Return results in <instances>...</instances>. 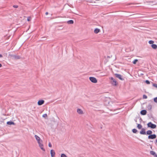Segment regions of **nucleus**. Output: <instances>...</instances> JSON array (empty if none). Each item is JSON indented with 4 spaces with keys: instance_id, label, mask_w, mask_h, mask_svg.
Returning a JSON list of instances; mask_svg holds the SVG:
<instances>
[{
    "instance_id": "obj_1",
    "label": "nucleus",
    "mask_w": 157,
    "mask_h": 157,
    "mask_svg": "<svg viewBox=\"0 0 157 157\" xmlns=\"http://www.w3.org/2000/svg\"><path fill=\"white\" fill-rule=\"evenodd\" d=\"M148 127H150L151 128L154 129L156 128V125L152 124L151 122H149L147 124Z\"/></svg>"
},
{
    "instance_id": "obj_2",
    "label": "nucleus",
    "mask_w": 157,
    "mask_h": 157,
    "mask_svg": "<svg viewBox=\"0 0 157 157\" xmlns=\"http://www.w3.org/2000/svg\"><path fill=\"white\" fill-rule=\"evenodd\" d=\"M109 79L111 80V83L113 86H116L117 85L116 81L112 77H110Z\"/></svg>"
},
{
    "instance_id": "obj_3",
    "label": "nucleus",
    "mask_w": 157,
    "mask_h": 157,
    "mask_svg": "<svg viewBox=\"0 0 157 157\" xmlns=\"http://www.w3.org/2000/svg\"><path fill=\"white\" fill-rule=\"evenodd\" d=\"M89 79L92 82L95 83H96L97 82V79L94 77H90Z\"/></svg>"
},
{
    "instance_id": "obj_4",
    "label": "nucleus",
    "mask_w": 157,
    "mask_h": 157,
    "mask_svg": "<svg viewBox=\"0 0 157 157\" xmlns=\"http://www.w3.org/2000/svg\"><path fill=\"white\" fill-rule=\"evenodd\" d=\"M35 137L38 143H39L40 142H42V140L40 139V137L36 135H35Z\"/></svg>"
},
{
    "instance_id": "obj_5",
    "label": "nucleus",
    "mask_w": 157,
    "mask_h": 157,
    "mask_svg": "<svg viewBox=\"0 0 157 157\" xmlns=\"http://www.w3.org/2000/svg\"><path fill=\"white\" fill-rule=\"evenodd\" d=\"M114 75L116 77L122 80H124V79L122 77V76L121 75L117 74H114Z\"/></svg>"
},
{
    "instance_id": "obj_6",
    "label": "nucleus",
    "mask_w": 157,
    "mask_h": 157,
    "mask_svg": "<svg viewBox=\"0 0 157 157\" xmlns=\"http://www.w3.org/2000/svg\"><path fill=\"white\" fill-rule=\"evenodd\" d=\"M42 143V142H40L38 143V144H39V146L40 147L41 149L43 151H45V150L44 148V145H43Z\"/></svg>"
},
{
    "instance_id": "obj_7",
    "label": "nucleus",
    "mask_w": 157,
    "mask_h": 157,
    "mask_svg": "<svg viewBox=\"0 0 157 157\" xmlns=\"http://www.w3.org/2000/svg\"><path fill=\"white\" fill-rule=\"evenodd\" d=\"M156 138V135L155 134L151 135H149L148 136V138L149 139H154Z\"/></svg>"
},
{
    "instance_id": "obj_8",
    "label": "nucleus",
    "mask_w": 157,
    "mask_h": 157,
    "mask_svg": "<svg viewBox=\"0 0 157 157\" xmlns=\"http://www.w3.org/2000/svg\"><path fill=\"white\" fill-rule=\"evenodd\" d=\"M77 113L79 114H83L82 110L78 108L77 109Z\"/></svg>"
},
{
    "instance_id": "obj_9",
    "label": "nucleus",
    "mask_w": 157,
    "mask_h": 157,
    "mask_svg": "<svg viewBox=\"0 0 157 157\" xmlns=\"http://www.w3.org/2000/svg\"><path fill=\"white\" fill-rule=\"evenodd\" d=\"M44 101L43 100H39L38 102H37V103H38V105H43V104H44Z\"/></svg>"
},
{
    "instance_id": "obj_10",
    "label": "nucleus",
    "mask_w": 157,
    "mask_h": 157,
    "mask_svg": "<svg viewBox=\"0 0 157 157\" xmlns=\"http://www.w3.org/2000/svg\"><path fill=\"white\" fill-rule=\"evenodd\" d=\"M50 154L51 157H54L55 155V151L53 150H51L50 151Z\"/></svg>"
},
{
    "instance_id": "obj_11",
    "label": "nucleus",
    "mask_w": 157,
    "mask_h": 157,
    "mask_svg": "<svg viewBox=\"0 0 157 157\" xmlns=\"http://www.w3.org/2000/svg\"><path fill=\"white\" fill-rule=\"evenodd\" d=\"M140 133L142 135L146 134L145 129L144 128H142L140 132Z\"/></svg>"
},
{
    "instance_id": "obj_12",
    "label": "nucleus",
    "mask_w": 157,
    "mask_h": 157,
    "mask_svg": "<svg viewBox=\"0 0 157 157\" xmlns=\"http://www.w3.org/2000/svg\"><path fill=\"white\" fill-rule=\"evenodd\" d=\"M147 113V111L145 110H143L140 112V113L142 115H145Z\"/></svg>"
},
{
    "instance_id": "obj_13",
    "label": "nucleus",
    "mask_w": 157,
    "mask_h": 157,
    "mask_svg": "<svg viewBox=\"0 0 157 157\" xmlns=\"http://www.w3.org/2000/svg\"><path fill=\"white\" fill-rule=\"evenodd\" d=\"M150 154L152 155H154V156H155L156 154V153H155V152L154 151H150Z\"/></svg>"
},
{
    "instance_id": "obj_14",
    "label": "nucleus",
    "mask_w": 157,
    "mask_h": 157,
    "mask_svg": "<svg viewBox=\"0 0 157 157\" xmlns=\"http://www.w3.org/2000/svg\"><path fill=\"white\" fill-rule=\"evenodd\" d=\"M151 46L154 49H156L157 48V45L155 44H152Z\"/></svg>"
},
{
    "instance_id": "obj_15",
    "label": "nucleus",
    "mask_w": 157,
    "mask_h": 157,
    "mask_svg": "<svg viewBox=\"0 0 157 157\" xmlns=\"http://www.w3.org/2000/svg\"><path fill=\"white\" fill-rule=\"evenodd\" d=\"M100 31V30L98 28H96L94 30V33H98Z\"/></svg>"
},
{
    "instance_id": "obj_16",
    "label": "nucleus",
    "mask_w": 157,
    "mask_h": 157,
    "mask_svg": "<svg viewBox=\"0 0 157 157\" xmlns=\"http://www.w3.org/2000/svg\"><path fill=\"white\" fill-rule=\"evenodd\" d=\"M67 23L68 24H72L74 23V21L72 20H70L67 21Z\"/></svg>"
},
{
    "instance_id": "obj_17",
    "label": "nucleus",
    "mask_w": 157,
    "mask_h": 157,
    "mask_svg": "<svg viewBox=\"0 0 157 157\" xmlns=\"http://www.w3.org/2000/svg\"><path fill=\"white\" fill-rule=\"evenodd\" d=\"M151 105L150 104L148 105L147 106V108L149 110H151Z\"/></svg>"
},
{
    "instance_id": "obj_18",
    "label": "nucleus",
    "mask_w": 157,
    "mask_h": 157,
    "mask_svg": "<svg viewBox=\"0 0 157 157\" xmlns=\"http://www.w3.org/2000/svg\"><path fill=\"white\" fill-rule=\"evenodd\" d=\"M142 125L140 124H137V127L139 129H140L142 128Z\"/></svg>"
},
{
    "instance_id": "obj_19",
    "label": "nucleus",
    "mask_w": 157,
    "mask_h": 157,
    "mask_svg": "<svg viewBox=\"0 0 157 157\" xmlns=\"http://www.w3.org/2000/svg\"><path fill=\"white\" fill-rule=\"evenodd\" d=\"M152 133V132L151 130H148L147 132V135H151Z\"/></svg>"
},
{
    "instance_id": "obj_20",
    "label": "nucleus",
    "mask_w": 157,
    "mask_h": 157,
    "mask_svg": "<svg viewBox=\"0 0 157 157\" xmlns=\"http://www.w3.org/2000/svg\"><path fill=\"white\" fill-rule=\"evenodd\" d=\"M7 124L9 125H11L13 124L14 123L12 121H8L7 122Z\"/></svg>"
},
{
    "instance_id": "obj_21",
    "label": "nucleus",
    "mask_w": 157,
    "mask_h": 157,
    "mask_svg": "<svg viewBox=\"0 0 157 157\" xmlns=\"http://www.w3.org/2000/svg\"><path fill=\"white\" fill-rule=\"evenodd\" d=\"M13 58L15 59H19L20 58V56H17L16 55H14Z\"/></svg>"
},
{
    "instance_id": "obj_22",
    "label": "nucleus",
    "mask_w": 157,
    "mask_h": 157,
    "mask_svg": "<svg viewBox=\"0 0 157 157\" xmlns=\"http://www.w3.org/2000/svg\"><path fill=\"white\" fill-rule=\"evenodd\" d=\"M138 61V60L137 59H135L133 62V63L134 64H135L136 62Z\"/></svg>"
},
{
    "instance_id": "obj_23",
    "label": "nucleus",
    "mask_w": 157,
    "mask_h": 157,
    "mask_svg": "<svg viewBox=\"0 0 157 157\" xmlns=\"http://www.w3.org/2000/svg\"><path fill=\"white\" fill-rule=\"evenodd\" d=\"M132 131L134 133H136L137 132V130L136 129L134 128L132 129Z\"/></svg>"
},
{
    "instance_id": "obj_24",
    "label": "nucleus",
    "mask_w": 157,
    "mask_h": 157,
    "mask_svg": "<svg viewBox=\"0 0 157 157\" xmlns=\"http://www.w3.org/2000/svg\"><path fill=\"white\" fill-rule=\"evenodd\" d=\"M148 43L149 44H151L154 43V41L153 40H151L149 41Z\"/></svg>"
},
{
    "instance_id": "obj_25",
    "label": "nucleus",
    "mask_w": 157,
    "mask_h": 157,
    "mask_svg": "<svg viewBox=\"0 0 157 157\" xmlns=\"http://www.w3.org/2000/svg\"><path fill=\"white\" fill-rule=\"evenodd\" d=\"M61 156V157H67V156L64 154H62Z\"/></svg>"
},
{
    "instance_id": "obj_26",
    "label": "nucleus",
    "mask_w": 157,
    "mask_h": 157,
    "mask_svg": "<svg viewBox=\"0 0 157 157\" xmlns=\"http://www.w3.org/2000/svg\"><path fill=\"white\" fill-rule=\"evenodd\" d=\"M47 115L46 114H44L42 115V117H44V118L47 117Z\"/></svg>"
},
{
    "instance_id": "obj_27",
    "label": "nucleus",
    "mask_w": 157,
    "mask_h": 157,
    "mask_svg": "<svg viewBox=\"0 0 157 157\" xmlns=\"http://www.w3.org/2000/svg\"><path fill=\"white\" fill-rule=\"evenodd\" d=\"M154 101L156 103H157V97L155 98L154 99Z\"/></svg>"
},
{
    "instance_id": "obj_28",
    "label": "nucleus",
    "mask_w": 157,
    "mask_h": 157,
    "mask_svg": "<svg viewBox=\"0 0 157 157\" xmlns=\"http://www.w3.org/2000/svg\"><path fill=\"white\" fill-rule=\"evenodd\" d=\"M147 98V96L145 95H143V98L144 99H146Z\"/></svg>"
},
{
    "instance_id": "obj_29",
    "label": "nucleus",
    "mask_w": 157,
    "mask_h": 157,
    "mask_svg": "<svg viewBox=\"0 0 157 157\" xmlns=\"http://www.w3.org/2000/svg\"><path fill=\"white\" fill-rule=\"evenodd\" d=\"M145 82L147 84H149L150 83V82H149V81L148 80H147L145 81Z\"/></svg>"
},
{
    "instance_id": "obj_30",
    "label": "nucleus",
    "mask_w": 157,
    "mask_h": 157,
    "mask_svg": "<svg viewBox=\"0 0 157 157\" xmlns=\"http://www.w3.org/2000/svg\"><path fill=\"white\" fill-rule=\"evenodd\" d=\"M153 86H154L156 88H157V84H153Z\"/></svg>"
},
{
    "instance_id": "obj_31",
    "label": "nucleus",
    "mask_w": 157,
    "mask_h": 157,
    "mask_svg": "<svg viewBox=\"0 0 157 157\" xmlns=\"http://www.w3.org/2000/svg\"><path fill=\"white\" fill-rule=\"evenodd\" d=\"M31 19V18L30 17H28L27 20L28 21H30Z\"/></svg>"
},
{
    "instance_id": "obj_32",
    "label": "nucleus",
    "mask_w": 157,
    "mask_h": 157,
    "mask_svg": "<svg viewBox=\"0 0 157 157\" xmlns=\"http://www.w3.org/2000/svg\"><path fill=\"white\" fill-rule=\"evenodd\" d=\"M13 7L15 8H17L18 7V6L17 5H13Z\"/></svg>"
},
{
    "instance_id": "obj_33",
    "label": "nucleus",
    "mask_w": 157,
    "mask_h": 157,
    "mask_svg": "<svg viewBox=\"0 0 157 157\" xmlns=\"http://www.w3.org/2000/svg\"><path fill=\"white\" fill-rule=\"evenodd\" d=\"M48 146H49V147H52V144H51V143L50 142H49V144H48Z\"/></svg>"
},
{
    "instance_id": "obj_34",
    "label": "nucleus",
    "mask_w": 157,
    "mask_h": 157,
    "mask_svg": "<svg viewBox=\"0 0 157 157\" xmlns=\"http://www.w3.org/2000/svg\"><path fill=\"white\" fill-rule=\"evenodd\" d=\"M9 56H11V57H13V58L14 55H12V54H9Z\"/></svg>"
},
{
    "instance_id": "obj_35",
    "label": "nucleus",
    "mask_w": 157,
    "mask_h": 157,
    "mask_svg": "<svg viewBox=\"0 0 157 157\" xmlns=\"http://www.w3.org/2000/svg\"><path fill=\"white\" fill-rule=\"evenodd\" d=\"M48 12H46V13H45V14H46V15H48Z\"/></svg>"
},
{
    "instance_id": "obj_36",
    "label": "nucleus",
    "mask_w": 157,
    "mask_h": 157,
    "mask_svg": "<svg viewBox=\"0 0 157 157\" xmlns=\"http://www.w3.org/2000/svg\"><path fill=\"white\" fill-rule=\"evenodd\" d=\"M2 57V54H0V58Z\"/></svg>"
},
{
    "instance_id": "obj_37",
    "label": "nucleus",
    "mask_w": 157,
    "mask_h": 157,
    "mask_svg": "<svg viewBox=\"0 0 157 157\" xmlns=\"http://www.w3.org/2000/svg\"><path fill=\"white\" fill-rule=\"evenodd\" d=\"M133 4V3H129V4H128V5H131V4Z\"/></svg>"
},
{
    "instance_id": "obj_38",
    "label": "nucleus",
    "mask_w": 157,
    "mask_h": 157,
    "mask_svg": "<svg viewBox=\"0 0 157 157\" xmlns=\"http://www.w3.org/2000/svg\"><path fill=\"white\" fill-rule=\"evenodd\" d=\"M2 64H1V63H0V67H2Z\"/></svg>"
},
{
    "instance_id": "obj_39",
    "label": "nucleus",
    "mask_w": 157,
    "mask_h": 157,
    "mask_svg": "<svg viewBox=\"0 0 157 157\" xmlns=\"http://www.w3.org/2000/svg\"><path fill=\"white\" fill-rule=\"evenodd\" d=\"M156 157H157V154L156 155V156H155Z\"/></svg>"
},
{
    "instance_id": "obj_40",
    "label": "nucleus",
    "mask_w": 157,
    "mask_h": 157,
    "mask_svg": "<svg viewBox=\"0 0 157 157\" xmlns=\"http://www.w3.org/2000/svg\"><path fill=\"white\" fill-rule=\"evenodd\" d=\"M156 143H157V140H156Z\"/></svg>"
}]
</instances>
